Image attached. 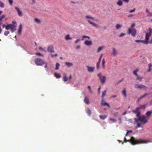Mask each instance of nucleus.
Here are the masks:
<instances>
[{
	"instance_id": "f257e3e1",
	"label": "nucleus",
	"mask_w": 152,
	"mask_h": 152,
	"mask_svg": "<svg viewBox=\"0 0 152 152\" xmlns=\"http://www.w3.org/2000/svg\"><path fill=\"white\" fill-rule=\"evenodd\" d=\"M124 140L125 142H129L131 143V144L134 145L136 144H145L148 142H152V141H145L144 140L140 139H137L134 137H132L130 139L127 140L126 137L124 138Z\"/></svg>"
},
{
	"instance_id": "f03ea898",
	"label": "nucleus",
	"mask_w": 152,
	"mask_h": 152,
	"mask_svg": "<svg viewBox=\"0 0 152 152\" xmlns=\"http://www.w3.org/2000/svg\"><path fill=\"white\" fill-rule=\"evenodd\" d=\"M134 120L138 127H141V124H146L148 121V119L144 115H140L137 118H134Z\"/></svg>"
},
{
	"instance_id": "7ed1b4c3",
	"label": "nucleus",
	"mask_w": 152,
	"mask_h": 152,
	"mask_svg": "<svg viewBox=\"0 0 152 152\" xmlns=\"http://www.w3.org/2000/svg\"><path fill=\"white\" fill-rule=\"evenodd\" d=\"M2 26L3 28H5L6 30H8L10 29L11 32L13 33L16 30L17 23L16 21H13L12 23L8 24L6 26L3 24Z\"/></svg>"
},
{
	"instance_id": "20e7f679",
	"label": "nucleus",
	"mask_w": 152,
	"mask_h": 152,
	"mask_svg": "<svg viewBox=\"0 0 152 152\" xmlns=\"http://www.w3.org/2000/svg\"><path fill=\"white\" fill-rule=\"evenodd\" d=\"M86 19V20L90 24L94 26L96 28H98L99 27V25L91 21V20L95 21L96 22H99V20L97 19H96L94 17H93L89 15H86L85 16Z\"/></svg>"
},
{
	"instance_id": "39448f33",
	"label": "nucleus",
	"mask_w": 152,
	"mask_h": 152,
	"mask_svg": "<svg viewBox=\"0 0 152 152\" xmlns=\"http://www.w3.org/2000/svg\"><path fill=\"white\" fill-rule=\"evenodd\" d=\"M135 26V23L132 24L131 26V28H128L127 32L128 34H131L133 37H134L136 36L137 33L136 30L134 28Z\"/></svg>"
},
{
	"instance_id": "423d86ee",
	"label": "nucleus",
	"mask_w": 152,
	"mask_h": 152,
	"mask_svg": "<svg viewBox=\"0 0 152 152\" xmlns=\"http://www.w3.org/2000/svg\"><path fill=\"white\" fill-rule=\"evenodd\" d=\"M152 34V29L151 28H149L148 29V31L145 33V41L146 42L147 44L149 43L148 41Z\"/></svg>"
},
{
	"instance_id": "0eeeda50",
	"label": "nucleus",
	"mask_w": 152,
	"mask_h": 152,
	"mask_svg": "<svg viewBox=\"0 0 152 152\" xmlns=\"http://www.w3.org/2000/svg\"><path fill=\"white\" fill-rule=\"evenodd\" d=\"M34 62L37 65L41 66L44 64V61L40 58H37L35 59Z\"/></svg>"
},
{
	"instance_id": "6e6552de",
	"label": "nucleus",
	"mask_w": 152,
	"mask_h": 152,
	"mask_svg": "<svg viewBox=\"0 0 152 152\" xmlns=\"http://www.w3.org/2000/svg\"><path fill=\"white\" fill-rule=\"evenodd\" d=\"M97 76L99 77L101 83L104 84L106 80L105 76L102 75L101 73H98L97 74Z\"/></svg>"
},
{
	"instance_id": "1a4fd4ad",
	"label": "nucleus",
	"mask_w": 152,
	"mask_h": 152,
	"mask_svg": "<svg viewBox=\"0 0 152 152\" xmlns=\"http://www.w3.org/2000/svg\"><path fill=\"white\" fill-rule=\"evenodd\" d=\"M134 87L135 88L139 89H142L143 88H146V86L142 84H134Z\"/></svg>"
},
{
	"instance_id": "9d476101",
	"label": "nucleus",
	"mask_w": 152,
	"mask_h": 152,
	"mask_svg": "<svg viewBox=\"0 0 152 152\" xmlns=\"http://www.w3.org/2000/svg\"><path fill=\"white\" fill-rule=\"evenodd\" d=\"M140 109L139 107H137L136 109L133 110L132 112L136 114V116L137 117L139 116V115H141L139 111V110Z\"/></svg>"
},
{
	"instance_id": "9b49d317",
	"label": "nucleus",
	"mask_w": 152,
	"mask_h": 152,
	"mask_svg": "<svg viewBox=\"0 0 152 152\" xmlns=\"http://www.w3.org/2000/svg\"><path fill=\"white\" fill-rule=\"evenodd\" d=\"M47 50L49 52L52 53H54V46L53 45H51L48 46L47 48Z\"/></svg>"
},
{
	"instance_id": "f8f14e48",
	"label": "nucleus",
	"mask_w": 152,
	"mask_h": 152,
	"mask_svg": "<svg viewBox=\"0 0 152 152\" xmlns=\"http://www.w3.org/2000/svg\"><path fill=\"white\" fill-rule=\"evenodd\" d=\"M86 67L87 68L88 71L89 72H93L95 69L94 67L90 66H86Z\"/></svg>"
},
{
	"instance_id": "ddd939ff",
	"label": "nucleus",
	"mask_w": 152,
	"mask_h": 152,
	"mask_svg": "<svg viewBox=\"0 0 152 152\" xmlns=\"http://www.w3.org/2000/svg\"><path fill=\"white\" fill-rule=\"evenodd\" d=\"M113 51L112 53V55L113 56H116L118 54V52L117 50L114 48H112Z\"/></svg>"
},
{
	"instance_id": "4468645a",
	"label": "nucleus",
	"mask_w": 152,
	"mask_h": 152,
	"mask_svg": "<svg viewBox=\"0 0 152 152\" xmlns=\"http://www.w3.org/2000/svg\"><path fill=\"white\" fill-rule=\"evenodd\" d=\"M84 44L87 46H90L92 45V42L91 40H86L84 42Z\"/></svg>"
},
{
	"instance_id": "2eb2a0df",
	"label": "nucleus",
	"mask_w": 152,
	"mask_h": 152,
	"mask_svg": "<svg viewBox=\"0 0 152 152\" xmlns=\"http://www.w3.org/2000/svg\"><path fill=\"white\" fill-rule=\"evenodd\" d=\"M149 94L148 93H146L145 94H144L143 95L141 96L139 98L137 101V102H138L141 99H142L145 96H147Z\"/></svg>"
},
{
	"instance_id": "dca6fc26",
	"label": "nucleus",
	"mask_w": 152,
	"mask_h": 152,
	"mask_svg": "<svg viewBox=\"0 0 152 152\" xmlns=\"http://www.w3.org/2000/svg\"><path fill=\"white\" fill-rule=\"evenodd\" d=\"M65 64L68 68L72 67L73 66V63L71 62H66Z\"/></svg>"
},
{
	"instance_id": "f3484780",
	"label": "nucleus",
	"mask_w": 152,
	"mask_h": 152,
	"mask_svg": "<svg viewBox=\"0 0 152 152\" xmlns=\"http://www.w3.org/2000/svg\"><path fill=\"white\" fill-rule=\"evenodd\" d=\"M103 56V54H101L100 57L99 58V60L98 62L96 64V68L97 69H99V64L101 61V58Z\"/></svg>"
},
{
	"instance_id": "a211bd4d",
	"label": "nucleus",
	"mask_w": 152,
	"mask_h": 152,
	"mask_svg": "<svg viewBox=\"0 0 152 152\" xmlns=\"http://www.w3.org/2000/svg\"><path fill=\"white\" fill-rule=\"evenodd\" d=\"M15 9L17 11L18 14L19 16H21L22 15V13L20 11L19 9L17 7H15Z\"/></svg>"
},
{
	"instance_id": "6ab92c4d",
	"label": "nucleus",
	"mask_w": 152,
	"mask_h": 152,
	"mask_svg": "<svg viewBox=\"0 0 152 152\" xmlns=\"http://www.w3.org/2000/svg\"><path fill=\"white\" fill-rule=\"evenodd\" d=\"M152 114V111L150 110L148 111L145 114L146 117L148 119L151 115Z\"/></svg>"
},
{
	"instance_id": "aec40b11",
	"label": "nucleus",
	"mask_w": 152,
	"mask_h": 152,
	"mask_svg": "<svg viewBox=\"0 0 152 152\" xmlns=\"http://www.w3.org/2000/svg\"><path fill=\"white\" fill-rule=\"evenodd\" d=\"M86 113L88 114V115L90 116L91 114V110L88 107H87L86 108Z\"/></svg>"
},
{
	"instance_id": "412c9836",
	"label": "nucleus",
	"mask_w": 152,
	"mask_h": 152,
	"mask_svg": "<svg viewBox=\"0 0 152 152\" xmlns=\"http://www.w3.org/2000/svg\"><path fill=\"white\" fill-rule=\"evenodd\" d=\"M146 12L148 14L147 15L148 17H151L152 16V12H150L148 9L146 10Z\"/></svg>"
},
{
	"instance_id": "4be33fe9",
	"label": "nucleus",
	"mask_w": 152,
	"mask_h": 152,
	"mask_svg": "<svg viewBox=\"0 0 152 152\" xmlns=\"http://www.w3.org/2000/svg\"><path fill=\"white\" fill-rule=\"evenodd\" d=\"M65 39L66 40H68L72 39V38L70 37L69 34H68L65 36Z\"/></svg>"
},
{
	"instance_id": "5701e85b",
	"label": "nucleus",
	"mask_w": 152,
	"mask_h": 152,
	"mask_svg": "<svg viewBox=\"0 0 152 152\" xmlns=\"http://www.w3.org/2000/svg\"><path fill=\"white\" fill-rule=\"evenodd\" d=\"M107 91V90H105L104 91H103L102 93V95L101 96V97H102V101H103L104 100V97L106 96V92Z\"/></svg>"
},
{
	"instance_id": "b1692460",
	"label": "nucleus",
	"mask_w": 152,
	"mask_h": 152,
	"mask_svg": "<svg viewBox=\"0 0 152 152\" xmlns=\"http://www.w3.org/2000/svg\"><path fill=\"white\" fill-rule=\"evenodd\" d=\"M84 102L86 104H89L88 98V97L85 96L84 99Z\"/></svg>"
},
{
	"instance_id": "393cba45",
	"label": "nucleus",
	"mask_w": 152,
	"mask_h": 152,
	"mask_svg": "<svg viewBox=\"0 0 152 152\" xmlns=\"http://www.w3.org/2000/svg\"><path fill=\"white\" fill-rule=\"evenodd\" d=\"M4 15H2L1 16H0V25H1L3 23V19L5 18Z\"/></svg>"
},
{
	"instance_id": "a878e982",
	"label": "nucleus",
	"mask_w": 152,
	"mask_h": 152,
	"mask_svg": "<svg viewBox=\"0 0 152 152\" xmlns=\"http://www.w3.org/2000/svg\"><path fill=\"white\" fill-rule=\"evenodd\" d=\"M34 21L36 23L38 24H39L41 23V20L37 18H35L34 19Z\"/></svg>"
},
{
	"instance_id": "bb28decb",
	"label": "nucleus",
	"mask_w": 152,
	"mask_h": 152,
	"mask_svg": "<svg viewBox=\"0 0 152 152\" xmlns=\"http://www.w3.org/2000/svg\"><path fill=\"white\" fill-rule=\"evenodd\" d=\"M54 76L57 78H59L61 77V75L57 73H54Z\"/></svg>"
},
{
	"instance_id": "cd10ccee",
	"label": "nucleus",
	"mask_w": 152,
	"mask_h": 152,
	"mask_svg": "<svg viewBox=\"0 0 152 152\" xmlns=\"http://www.w3.org/2000/svg\"><path fill=\"white\" fill-rule=\"evenodd\" d=\"M22 29V26L21 24L19 25V28L18 30V33L19 34H21V30Z\"/></svg>"
},
{
	"instance_id": "c85d7f7f",
	"label": "nucleus",
	"mask_w": 152,
	"mask_h": 152,
	"mask_svg": "<svg viewBox=\"0 0 152 152\" xmlns=\"http://www.w3.org/2000/svg\"><path fill=\"white\" fill-rule=\"evenodd\" d=\"M135 42H141L143 43L144 44H147V42H146L144 40H135Z\"/></svg>"
},
{
	"instance_id": "c756f323",
	"label": "nucleus",
	"mask_w": 152,
	"mask_h": 152,
	"mask_svg": "<svg viewBox=\"0 0 152 152\" xmlns=\"http://www.w3.org/2000/svg\"><path fill=\"white\" fill-rule=\"evenodd\" d=\"M100 118L102 120H104L107 117V116L106 115H101L99 116Z\"/></svg>"
},
{
	"instance_id": "7c9ffc66",
	"label": "nucleus",
	"mask_w": 152,
	"mask_h": 152,
	"mask_svg": "<svg viewBox=\"0 0 152 152\" xmlns=\"http://www.w3.org/2000/svg\"><path fill=\"white\" fill-rule=\"evenodd\" d=\"M122 94L124 95V97H126V89L125 88H124L122 92Z\"/></svg>"
},
{
	"instance_id": "2f4dec72",
	"label": "nucleus",
	"mask_w": 152,
	"mask_h": 152,
	"mask_svg": "<svg viewBox=\"0 0 152 152\" xmlns=\"http://www.w3.org/2000/svg\"><path fill=\"white\" fill-rule=\"evenodd\" d=\"M147 105V104H144L140 105V106L139 107L140 108V109H144L146 108Z\"/></svg>"
},
{
	"instance_id": "473e14b6",
	"label": "nucleus",
	"mask_w": 152,
	"mask_h": 152,
	"mask_svg": "<svg viewBox=\"0 0 152 152\" xmlns=\"http://www.w3.org/2000/svg\"><path fill=\"white\" fill-rule=\"evenodd\" d=\"M101 104H102V105H107L108 107H110L109 104L108 103L103 102V101H102H102H101Z\"/></svg>"
},
{
	"instance_id": "72a5a7b5",
	"label": "nucleus",
	"mask_w": 152,
	"mask_h": 152,
	"mask_svg": "<svg viewBox=\"0 0 152 152\" xmlns=\"http://www.w3.org/2000/svg\"><path fill=\"white\" fill-rule=\"evenodd\" d=\"M122 27V25L120 24H117L115 26V28L116 29L118 30L120 28Z\"/></svg>"
},
{
	"instance_id": "f704fd0d",
	"label": "nucleus",
	"mask_w": 152,
	"mask_h": 152,
	"mask_svg": "<svg viewBox=\"0 0 152 152\" xmlns=\"http://www.w3.org/2000/svg\"><path fill=\"white\" fill-rule=\"evenodd\" d=\"M148 72H150L151 70V67L152 66V64L151 63H150L148 64Z\"/></svg>"
},
{
	"instance_id": "c9c22d12",
	"label": "nucleus",
	"mask_w": 152,
	"mask_h": 152,
	"mask_svg": "<svg viewBox=\"0 0 152 152\" xmlns=\"http://www.w3.org/2000/svg\"><path fill=\"white\" fill-rule=\"evenodd\" d=\"M117 3L118 6H121L123 4V2L121 0H118Z\"/></svg>"
},
{
	"instance_id": "e433bc0d",
	"label": "nucleus",
	"mask_w": 152,
	"mask_h": 152,
	"mask_svg": "<svg viewBox=\"0 0 152 152\" xmlns=\"http://www.w3.org/2000/svg\"><path fill=\"white\" fill-rule=\"evenodd\" d=\"M104 48V46H101L99 47L97 50V52L99 53V52L101 50H102L103 48Z\"/></svg>"
},
{
	"instance_id": "4c0bfd02",
	"label": "nucleus",
	"mask_w": 152,
	"mask_h": 152,
	"mask_svg": "<svg viewBox=\"0 0 152 152\" xmlns=\"http://www.w3.org/2000/svg\"><path fill=\"white\" fill-rule=\"evenodd\" d=\"M139 71V69H136L135 70H134L133 72V74L135 75L136 76L138 75V74H137V72Z\"/></svg>"
},
{
	"instance_id": "58836bf2",
	"label": "nucleus",
	"mask_w": 152,
	"mask_h": 152,
	"mask_svg": "<svg viewBox=\"0 0 152 152\" xmlns=\"http://www.w3.org/2000/svg\"><path fill=\"white\" fill-rule=\"evenodd\" d=\"M105 61L104 59H103L102 60V67L103 69H104L105 68V66L104 65L105 64Z\"/></svg>"
},
{
	"instance_id": "ea45409f",
	"label": "nucleus",
	"mask_w": 152,
	"mask_h": 152,
	"mask_svg": "<svg viewBox=\"0 0 152 152\" xmlns=\"http://www.w3.org/2000/svg\"><path fill=\"white\" fill-rule=\"evenodd\" d=\"M60 65L59 63L58 62L56 63V67L55 68V69L56 70L58 69Z\"/></svg>"
},
{
	"instance_id": "a19ab883",
	"label": "nucleus",
	"mask_w": 152,
	"mask_h": 152,
	"mask_svg": "<svg viewBox=\"0 0 152 152\" xmlns=\"http://www.w3.org/2000/svg\"><path fill=\"white\" fill-rule=\"evenodd\" d=\"M137 77V78H136V80H139L140 82H141L142 79L143 78V77H142L139 76L138 75Z\"/></svg>"
},
{
	"instance_id": "79ce46f5",
	"label": "nucleus",
	"mask_w": 152,
	"mask_h": 152,
	"mask_svg": "<svg viewBox=\"0 0 152 152\" xmlns=\"http://www.w3.org/2000/svg\"><path fill=\"white\" fill-rule=\"evenodd\" d=\"M63 79H64V81H66L68 80V78H67V77L66 76V74L65 73H64V76L63 77Z\"/></svg>"
},
{
	"instance_id": "37998d69",
	"label": "nucleus",
	"mask_w": 152,
	"mask_h": 152,
	"mask_svg": "<svg viewBox=\"0 0 152 152\" xmlns=\"http://www.w3.org/2000/svg\"><path fill=\"white\" fill-rule=\"evenodd\" d=\"M82 38H83L81 39L82 40H83V39L86 38H87L88 39H90V37L86 35H83L82 36Z\"/></svg>"
},
{
	"instance_id": "c03bdc74",
	"label": "nucleus",
	"mask_w": 152,
	"mask_h": 152,
	"mask_svg": "<svg viewBox=\"0 0 152 152\" xmlns=\"http://www.w3.org/2000/svg\"><path fill=\"white\" fill-rule=\"evenodd\" d=\"M4 4L0 0V7L4 8Z\"/></svg>"
},
{
	"instance_id": "a18cd8bd",
	"label": "nucleus",
	"mask_w": 152,
	"mask_h": 152,
	"mask_svg": "<svg viewBox=\"0 0 152 152\" xmlns=\"http://www.w3.org/2000/svg\"><path fill=\"white\" fill-rule=\"evenodd\" d=\"M132 131L131 130H127V132L125 135V136H127L130 133H132Z\"/></svg>"
},
{
	"instance_id": "49530a36",
	"label": "nucleus",
	"mask_w": 152,
	"mask_h": 152,
	"mask_svg": "<svg viewBox=\"0 0 152 152\" xmlns=\"http://www.w3.org/2000/svg\"><path fill=\"white\" fill-rule=\"evenodd\" d=\"M39 50L43 51L44 52H46V50H45V48H43L41 47H39Z\"/></svg>"
},
{
	"instance_id": "de8ad7c7",
	"label": "nucleus",
	"mask_w": 152,
	"mask_h": 152,
	"mask_svg": "<svg viewBox=\"0 0 152 152\" xmlns=\"http://www.w3.org/2000/svg\"><path fill=\"white\" fill-rule=\"evenodd\" d=\"M109 120L113 121L114 122H116V119H113L112 118H109Z\"/></svg>"
},
{
	"instance_id": "09e8293b",
	"label": "nucleus",
	"mask_w": 152,
	"mask_h": 152,
	"mask_svg": "<svg viewBox=\"0 0 152 152\" xmlns=\"http://www.w3.org/2000/svg\"><path fill=\"white\" fill-rule=\"evenodd\" d=\"M35 54L37 55H38L39 56H42V57H43L44 56L43 55L41 54L40 53H35Z\"/></svg>"
},
{
	"instance_id": "8fccbe9b",
	"label": "nucleus",
	"mask_w": 152,
	"mask_h": 152,
	"mask_svg": "<svg viewBox=\"0 0 152 152\" xmlns=\"http://www.w3.org/2000/svg\"><path fill=\"white\" fill-rule=\"evenodd\" d=\"M10 33L9 31H6L4 32V34L5 36H7Z\"/></svg>"
},
{
	"instance_id": "3c124183",
	"label": "nucleus",
	"mask_w": 152,
	"mask_h": 152,
	"mask_svg": "<svg viewBox=\"0 0 152 152\" xmlns=\"http://www.w3.org/2000/svg\"><path fill=\"white\" fill-rule=\"evenodd\" d=\"M8 2L10 5H12V4L13 1L12 0H8Z\"/></svg>"
},
{
	"instance_id": "603ef678",
	"label": "nucleus",
	"mask_w": 152,
	"mask_h": 152,
	"mask_svg": "<svg viewBox=\"0 0 152 152\" xmlns=\"http://www.w3.org/2000/svg\"><path fill=\"white\" fill-rule=\"evenodd\" d=\"M135 10H136L135 8H134V9H133L129 11V13H132V12H135Z\"/></svg>"
},
{
	"instance_id": "864d4df0",
	"label": "nucleus",
	"mask_w": 152,
	"mask_h": 152,
	"mask_svg": "<svg viewBox=\"0 0 152 152\" xmlns=\"http://www.w3.org/2000/svg\"><path fill=\"white\" fill-rule=\"evenodd\" d=\"M57 56H58V55L56 53L54 55H53V54H51V57H56Z\"/></svg>"
},
{
	"instance_id": "5fc2aeb1",
	"label": "nucleus",
	"mask_w": 152,
	"mask_h": 152,
	"mask_svg": "<svg viewBox=\"0 0 152 152\" xmlns=\"http://www.w3.org/2000/svg\"><path fill=\"white\" fill-rule=\"evenodd\" d=\"M125 33H122L121 34L119 35V37H123V36L125 35Z\"/></svg>"
},
{
	"instance_id": "6e6d98bb",
	"label": "nucleus",
	"mask_w": 152,
	"mask_h": 152,
	"mask_svg": "<svg viewBox=\"0 0 152 152\" xmlns=\"http://www.w3.org/2000/svg\"><path fill=\"white\" fill-rule=\"evenodd\" d=\"M80 39H77L75 41V43L76 44L78 42H79L80 41Z\"/></svg>"
},
{
	"instance_id": "4d7b16f0",
	"label": "nucleus",
	"mask_w": 152,
	"mask_h": 152,
	"mask_svg": "<svg viewBox=\"0 0 152 152\" xmlns=\"http://www.w3.org/2000/svg\"><path fill=\"white\" fill-rule=\"evenodd\" d=\"M44 67L46 69V70L47 71H48V66L47 65H45L44 66Z\"/></svg>"
},
{
	"instance_id": "13d9d810",
	"label": "nucleus",
	"mask_w": 152,
	"mask_h": 152,
	"mask_svg": "<svg viewBox=\"0 0 152 152\" xmlns=\"http://www.w3.org/2000/svg\"><path fill=\"white\" fill-rule=\"evenodd\" d=\"M101 88L100 86L98 89V93L99 94H100V90Z\"/></svg>"
},
{
	"instance_id": "bf43d9fd",
	"label": "nucleus",
	"mask_w": 152,
	"mask_h": 152,
	"mask_svg": "<svg viewBox=\"0 0 152 152\" xmlns=\"http://www.w3.org/2000/svg\"><path fill=\"white\" fill-rule=\"evenodd\" d=\"M117 97V95H113V96H112L111 97V98H116Z\"/></svg>"
},
{
	"instance_id": "052dcab7",
	"label": "nucleus",
	"mask_w": 152,
	"mask_h": 152,
	"mask_svg": "<svg viewBox=\"0 0 152 152\" xmlns=\"http://www.w3.org/2000/svg\"><path fill=\"white\" fill-rule=\"evenodd\" d=\"M32 1V4H33V3H34L35 2V0H31Z\"/></svg>"
},
{
	"instance_id": "680f3d73",
	"label": "nucleus",
	"mask_w": 152,
	"mask_h": 152,
	"mask_svg": "<svg viewBox=\"0 0 152 152\" xmlns=\"http://www.w3.org/2000/svg\"><path fill=\"white\" fill-rule=\"evenodd\" d=\"M89 93L90 94H92L93 93L92 91V90H91V89L89 90Z\"/></svg>"
},
{
	"instance_id": "e2e57ef3",
	"label": "nucleus",
	"mask_w": 152,
	"mask_h": 152,
	"mask_svg": "<svg viewBox=\"0 0 152 152\" xmlns=\"http://www.w3.org/2000/svg\"><path fill=\"white\" fill-rule=\"evenodd\" d=\"M80 45H77V47H76V48H77V49H79V48H80Z\"/></svg>"
},
{
	"instance_id": "0e129e2a",
	"label": "nucleus",
	"mask_w": 152,
	"mask_h": 152,
	"mask_svg": "<svg viewBox=\"0 0 152 152\" xmlns=\"http://www.w3.org/2000/svg\"><path fill=\"white\" fill-rule=\"evenodd\" d=\"M149 43H152V37L150 41H149Z\"/></svg>"
},
{
	"instance_id": "69168bd1",
	"label": "nucleus",
	"mask_w": 152,
	"mask_h": 152,
	"mask_svg": "<svg viewBox=\"0 0 152 152\" xmlns=\"http://www.w3.org/2000/svg\"><path fill=\"white\" fill-rule=\"evenodd\" d=\"M72 77V75H70L69 76V80H70L71 79Z\"/></svg>"
},
{
	"instance_id": "338daca9",
	"label": "nucleus",
	"mask_w": 152,
	"mask_h": 152,
	"mask_svg": "<svg viewBox=\"0 0 152 152\" xmlns=\"http://www.w3.org/2000/svg\"><path fill=\"white\" fill-rule=\"evenodd\" d=\"M123 80H124V79L122 78L121 80H120L119 81V82H118V83H120V82H122V81H123Z\"/></svg>"
},
{
	"instance_id": "774afa93",
	"label": "nucleus",
	"mask_w": 152,
	"mask_h": 152,
	"mask_svg": "<svg viewBox=\"0 0 152 152\" xmlns=\"http://www.w3.org/2000/svg\"><path fill=\"white\" fill-rule=\"evenodd\" d=\"M88 87L89 90L91 89V87L90 86H88Z\"/></svg>"
}]
</instances>
